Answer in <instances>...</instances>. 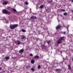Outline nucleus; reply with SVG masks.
Returning <instances> with one entry per match:
<instances>
[{
    "label": "nucleus",
    "mask_w": 73,
    "mask_h": 73,
    "mask_svg": "<svg viewBox=\"0 0 73 73\" xmlns=\"http://www.w3.org/2000/svg\"><path fill=\"white\" fill-rule=\"evenodd\" d=\"M64 40V37L63 36L62 37H60L59 39H58L57 41V44L58 45L60 44L62 42V41H63Z\"/></svg>",
    "instance_id": "nucleus-1"
},
{
    "label": "nucleus",
    "mask_w": 73,
    "mask_h": 73,
    "mask_svg": "<svg viewBox=\"0 0 73 73\" xmlns=\"http://www.w3.org/2000/svg\"><path fill=\"white\" fill-rule=\"evenodd\" d=\"M18 26L17 24L10 25L9 28L11 29H13L16 28H17Z\"/></svg>",
    "instance_id": "nucleus-2"
},
{
    "label": "nucleus",
    "mask_w": 73,
    "mask_h": 73,
    "mask_svg": "<svg viewBox=\"0 0 73 73\" xmlns=\"http://www.w3.org/2000/svg\"><path fill=\"white\" fill-rule=\"evenodd\" d=\"M2 12L4 14H7V15H10L11 14V13L6 9L3 10Z\"/></svg>",
    "instance_id": "nucleus-3"
},
{
    "label": "nucleus",
    "mask_w": 73,
    "mask_h": 73,
    "mask_svg": "<svg viewBox=\"0 0 73 73\" xmlns=\"http://www.w3.org/2000/svg\"><path fill=\"white\" fill-rule=\"evenodd\" d=\"M61 28V25H59L56 26V29L58 30L60 29Z\"/></svg>",
    "instance_id": "nucleus-4"
},
{
    "label": "nucleus",
    "mask_w": 73,
    "mask_h": 73,
    "mask_svg": "<svg viewBox=\"0 0 73 73\" xmlns=\"http://www.w3.org/2000/svg\"><path fill=\"white\" fill-rule=\"evenodd\" d=\"M31 20L33 21L34 20H35V19H37V17L35 16H32L31 17Z\"/></svg>",
    "instance_id": "nucleus-5"
},
{
    "label": "nucleus",
    "mask_w": 73,
    "mask_h": 73,
    "mask_svg": "<svg viewBox=\"0 0 73 73\" xmlns=\"http://www.w3.org/2000/svg\"><path fill=\"white\" fill-rule=\"evenodd\" d=\"M23 52L24 49H21V50H20L19 51V52L20 53H23Z\"/></svg>",
    "instance_id": "nucleus-6"
},
{
    "label": "nucleus",
    "mask_w": 73,
    "mask_h": 73,
    "mask_svg": "<svg viewBox=\"0 0 73 73\" xmlns=\"http://www.w3.org/2000/svg\"><path fill=\"white\" fill-rule=\"evenodd\" d=\"M8 1H7V2H4L2 4L3 5H7V4H8Z\"/></svg>",
    "instance_id": "nucleus-7"
},
{
    "label": "nucleus",
    "mask_w": 73,
    "mask_h": 73,
    "mask_svg": "<svg viewBox=\"0 0 73 73\" xmlns=\"http://www.w3.org/2000/svg\"><path fill=\"white\" fill-rule=\"evenodd\" d=\"M55 72H60L61 71V69H57L55 70Z\"/></svg>",
    "instance_id": "nucleus-8"
},
{
    "label": "nucleus",
    "mask_w": 73,
    "mask_h": 73,
    "mask_svg": "<svg viewBox=\"0 0 73 73\" xmlns=\"http://www.w3.org/2000/svg\"><path fill=\"white\" fill-rule=\"evenodd\" d=\"M4 58L6 60H8L9 59V56H6Z\"/></svg>",
    "instance_id": "nucleus-9"
},
{
    "label": "nucleus",
    "mask_w": 73,
    "mask_h": 73,
    "mask_svg": "<svg viewBox=\"0 0 73 73\" xmlns=\"http://www.w3.org/2000/svg\"><path fill=\"white\" fill-rule=\"evenodd\" d=\"M21 36L22 37L21 38V40H24V39H25V36L24 35H22Z\"/></svg>",
    "instance_id": "nucleus-10"
},
{
    "label": "nucleus",
    "mask_w": 73,
    "mask_h": 73,
    "mask_svg": "<svg viewBox=\"0 0 73 73\" xmlns=\"http://www.w3.org/2000/svg\"><path fill=\"white\" fill-rule=\"evenodd\" d=\"M35 59H39V57L38 56H34Z\"/></svg>",
    "instance_id": "nucleus-11"
},
{
    "label": "nucleus",
    "mask_w": 73,
    "mask_h": 73,
    "mask_svg": "<svg viewBox=\"0 0 73 73\" xmlns=\"http://www.w3.org/2000/svg\"><path fill=\"white\" fill-rule=\"evenodd\" d=\"M21 44H22V42H20L19 40H18L17 41V44L18 45H20Z\"/></svg>",
    "instance_id": "nucleus-12"
},
{
    "label": "nucleus",
    "mask_w": 73,
    "mask_h": 73,
    "mask_svg": "<svg viewBox=\"0 0 73 73\" xmlns=\"http://www.w3.org/2000/svg\"><path fill=\"white\" fill-rule=\"evenodd\" d=\"M43 7L44 6H43V5H42L40 6V7H39V8H40V9H42V8H43Z\"/></svg>",
    "instance_id": "nucleus-13"
},
{
    "label": "nucleus",
    "mask_w": 73,
    "mask_h": 73,
    "mask_svg": "<svg viewBox=\"0 0 73 73\" xmlns=\"http://www.w3.org/2000/svg\"><path fill=\"white\" fill-rule=\"evenodd\" d=\"M47 1L48 2V3H52V2H53V1H52V0H51V1Z\"/></svg>",
    "instance_id": "nucleus-14"
},
{
    "label": "nucleus",
    "mask_w": 73,
    "mask_h": 73,
    "mask_svg": "<svg viewBox=\"0 0 73 73\" xmlns=\"http://www.w3.org/2000/svg\"><path fill=\"white\" fill-rule=\"evenodd\" d=\"M12 10L14 11V12H17V11H16V10L15 9L13 8L12 9Z\"/></svg>",
    "instance_id": "nucleus-15"
},
{
    "label": "nucleus",
    "mask_w": 73,
    "mask_h": 73,
    "mask_svg": "<svg viewBox=\"0 0 73 73\" xmlns=\"http://www.w3.org/2000/svg\"><path fill=\"white\" fill-rule=\"evenodd\" d=\"M35 60H31V62L32 64H33L35 62Z\"/></svg>",
    "instance_id": "nucleus-16"
},
{
    "label": "nucleus",
    "mask_w": 73,
    "mask_h": 73,
    "mask_svg": "<svg viewBox=\"0 0 73 73\" xmlns=\"http://www.w3.org/2000/svg\"><path fill=\"white\" fill-rule=\"evenodd\" d=\"M68 69H69V70H71V68H70V65H68Z\"/></svg>",
    "instance_id": "nucleus-17"
},
{
    "label": "nucleus",
    "mask_w": 73,
    "mask_h": 73,
    "mask_svg": "<svg viewBox=\"0 0 73 73\" xmlns=\"http://www.w3.org/2000/svg\"><path fill=\"white\" fill-rule=\"evenodd\" d=\"M21 31L23 32H26V30H23V29H21Z\"/></svg>",
    "instance_id": "nucleus-18"
},
{
    "label": "nucleus",
    "mask_w": 73,
    "mask_h": 73,
    "mask_svg": "<svg viewBox=\"0 0 73 73\" xmlns=\"http://www.w3.org/2000/svg\"><path fill=\"white\" fill-rule=\"evenodd\" d=\"M50 42V40L47 41V43L48 44V45H49V43Z\"/></svg>",
    "instance_id": "nucleus-19"
},
{
    "label": "nucleus",
    "mask_w": 73,
    "mask_h": 73,
    "mask_svg": "<svg viewBox=\"0 0 73 73\" xmlns=\"http://www.w3.org/2000/svg\"><path fill=\"white\" fill-rule=\"evenodd\" d=\"M26 68L27 69H29V68H30V66H29V65H28L26 66Z\"/></svg>",
    "instance_id": "nucleus-20"
},
{
    "label": "nucleus",
    "mask_w": 73,
    "mask_h": 73,
    "mask_svg": "<svg viewBox=\"0 0 73 73\" xmlns=\"http://www.w3.org/2000/svg\"><path fill=\"white\" fill-rule=\"evenodd\" d=\"M60 11H61V12H65V10L63 9H60Z\"/></svg>",
    "instance_id": "nucleus-21"
},
{
    "label": "nucleus",
    "mask_w": 73,
    "mask_h": 73,
    "mask_svg": "<svg viewBox=\"0 0 73 73\" xmlns=\"http://www.w3.org/2000/svg\"><path fill=\"white\" fill-rule=\"evenodd\" d=\"M63 15H64V16H66V15H67V13H64Z\"/></svg>",
    "instance_id": "nucleus-22"
},
{
    "label": "nucleus",
    "mask_w": 73,
    "mask_h": 73,
    "mask_svg": "<svg viewBox=\"0 0 73 73\" xmlns=\"http://www.w3.org/2000/svg\"><path fill=\"white\" fill-rule=\"evenodd\" d=\"M31 70H32V71H33H33H34V70H35V69H34V68H31Z\"/></svg>",
    "instance_id": "nucleus-23"
},
{
    "label": "nucleus",
    "mask_w": 73,
    "mask_h": 73,
    "mask_svg": "<svg viewBox=\"0 0 73 73\" xmlns=\"http://www.w3.org/2000/svg\"><path fill=\"white\" fill-rule=\"evenodd\" d=\"M41 66H40V65H39L38 66V69H40Z\"/></svg>",
    "instance_id": "nucleus-24"
},
{
    "label": "nucleus",
    "mask_w": 73,
    "mask_h": 73,
    "mask_svg": "<svg viewBox=\"0 0 73 73\" xmlns=\"http://www.w3.org/2000/svg\"><path fill=\"white\" fill-rule=\"evenodd\" d=\"M29 56H31V57H33V54H29Z\"/></svg>",
    "instance_id": "nucleus-25"
},
{
    "label": "nucleus",
    "mask_w": 73,
    "mask_h": 73,
    "mask_svg": "<svg viewBox=\"0 0 73 73\" xmlns=\"http://www.w3.org/2000/svg\"><path fill=\"white\" fill-rule=\"evenodd\" d=\"M25 3L26 5H28V3L27 2H25Z\"/></svg>",
    "instance_id": "nucleus-26"
},
{
    "label": "nucleus",
    "mask_w": 73,
    "mask_h": 73,
    "mask_svg": "<svg viewBox=\"0 0 73 73\" xmlns=\"http://www.w3.org/2000/svg\"><path fill=\"white\" fill-rule=\"evenodd\" d=\"M63 34H64V35H65V33H66V32H64L63 33Z\"/></svg>",
    "instance_id": "nucleus-27"
},
{
    "label": "nucleus",
    "mask_w": 73,
    "mask_h": 73,
    "mask_svg": "<svg viewBox=\"0 0 73 73\" xmlns=\"http://www.w3.org/2000/svg\"><path fill=\"white\" fill-rule=\"evenodd\" d=\"M70 60H72V61H73V57L70 58Z\"/></svg>",
    "instance_id": "nucleus-28"
},
{
    "label": "nucleus",
    "mask_w": 73,
    "mask_h": 73,
    "mask_svg": "<svg viewBox=\"0 0 73 73\" xmlns=\"http://www.w3.org/2000/svg\"><path fill=\"white\" fill-rule=\"evenodd\" d=\"M70 1H71V3H73V0H70Z\"/></svg>",
    "instance_id": "nucleus-29"
},
{
    "label": "nucleus",
    "mask_w": 73,
    "mask_h": 73,
    "mask_svg": "<svg viewBox=\"0 0 73 73\" xmlns=\"http://www.w3.org/2000/svg\"><path fill=\"white\" fill-rule=\"evenodd\" d=\"M71 12H72V13H73V10H72L71 11Z\"/></svg>",
    "instance_id": "nucleus-30"
},
{
    "label": "nucleus",
    "mask_w": 73,
    "mask_h": 73,
    "mask_svg": "<svg viewBox=\"0 0 73 73\" xmlns=\"http://www.w3.org/2000/svg\"><path fill=\"white\" fill-rule=\"evenodd\" d=\"M0 70H1V68H0Z\"/></svg>",
    "instance_id": "nucleus-31"
},
{
    "label": "nucleus",
    "mask_w": 73,
    "mask_h": 73,
    "mask_svg": "<svg viewBox=\"0 0 73 73\" xmlns=\"http://www.w3.org/2000/svg\"><path fill=\"white\" fill-rule=\"evenodd\" d=\"M38 40H39V38H38Z\"/></svg>",
    "instance_id": "nucleus-32"
},
{
    "label": "nucleus",
    "mask_w": 73,
    "mask_h": 73,
    "mask_svg": "<svg viewBox=\"0 0 73 73\" xmlns=\"http://www.w3.org/2000/svg\"><path fill=\"white\" fill-rule=\"evenodd\" d=\"M41 47H42V46H41Z\"/></svg>",
    "instance_id": "nucleus-33"
}]
</instances>
